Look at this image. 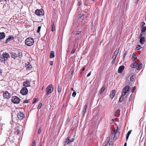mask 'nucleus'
Wrapping results in <instances>:
<instances>
[{
    "mask_svg": "<svg viewBox=\"0 0 146 146\" xmlns=\"http://www.w3.org/2000/svg\"><path fill=\"white\" fill-rule=\"evenodd\" d=\"M9 57L10 56L8 53L4 52L0 56V61L2 62H5Z\"/></svg>",
    "mask_w": 146,
    "mask_h": 146,
    "instance_id": "nucleus-1",
    "label": "nucleus"
},
{
    "mask_svg": "<svg viewBox=\"0 0 146 146\" xmlns=\"http://www.w3.org/2000/svg\"><path fill=\"white\" fill-rule=\"evenodd\" d=\"M34 43L33 39L31 37H28L25 40L26 44L28 46H30L32 45Z\"/></svg>",
    "mask_w": 146,
    "mask_h": 146,
    "instance_id": "nucleus-2",
    "label": "nucleus"
},
{
    "mask_svg": "<svg viewBox=\"0 0 146 146\" xmlns=\"http://www.w3.org/2000/svg\"><path fill=\"white\" fill-rule=\"evenodd\" d=\"M20 101V99L17 96H13L12 98L11 101L15 104H18Z\"/></svg>",
    "mask_w": 146,
    "mask_h": 146,
    "instance_id": "nucleus-3",
    "label": "nucleus"
},
{
    "mask_svg": "<svg viewBox=\"0 0 146 146\" xmlns=\"http://www.w3.org/2000/svg\"><path fill=\"white\" fill-rule=\"evenodd\" d=\"M47 93L48 94L51 93L53 90L52 85H49L46 88Z\"/></svg>",
    "mask_w": 146,
    "mask_h": 146,
    "instance_id": "nucleus-4",
    "label": "nucleus"
},
{
    "mask_svg": "<svg viewBox=\"0 0 146 146\" xmlns=\"http://www.w3.org/2000/svg\"><path fill=\"white\" fill-rule=\"evenodd\" d=\"M130 87L129 86H125L123 89L122 94L123 95H125L127 93L129 92L130 90Z\"/></svg>",
    "mask_w": 146,
    "mask_h": 146,
    "instance_id": "nucleus-5",
    "label": "nucleus"
},
{
    "mask_svg": "<svg viewBox=\"0 0 146 146\" xmlns=\"http://www.w3.org/2000/svg\"><path fill=\"white\" fill-rule=\"evenodd\" d=\"M74 141V139H72L71 140L70 139V137H68L67 139L65 140L64 141V146H65L67 145L68 143H71Z\"/></svg>",
    "mask_w": 146,
    "mask_h": 146,
    "instance_id": "nucleus-6",
    "label": "nucleus"
},
{
    "mask_svg": "<svg viewBox=\"0 0 146 146\" xmlns=\"http://www.w3.org/2000/svg\"><path fill=\"white\" fill-rule=\"evenodd\" d=\"M28 92V90L26 87H24L21 89L20 93L23 95H26Z\"/></svg>",
    "mask_w": 146,
    "mask_h": 146,
    "instance_id": "nucleus-7",
    "label": "nucleus"
},
{
    "mask_svg": "<svg viewBox=\"0 0 146 146\" xmlns=\"http://www.w3.org/2000/svg\"><path fill=\"white\" fill-rule=\"evenodd\" d=\"M43 10L42 9H37L35 11V14L37 16H40L43 15Z\"/></svg>",
    "mask_w": 146,
    "mask_h": 146,
    "instance_id": "nucleus-8",
    "label": "nucleus"
},
{
    "mask_svg": "<svg viewBox=\"0 0 146 146\" xmlns=\"http://www.w3.org/2000/svg\"><path fill=\"white\" fill-rule=\"evenodd\" d=\"M24 115L23 113L21 112L18 113L17 114V117L18 118L20 119H22L24 117Z\"/></svg>",
    "mask_w": 146,
    "mask_h": 146,
    "instance_id": "nucleus-9",
    "label": "nucleus"
},
{
    "mask_svg": "<svg viewBox=\"0 0 146 146\" xmlns=\"http://www.w3.org/2000/svg\"><path fill=\"white\" fill-rule=\"evenodd\" d=\"M11 96V94L7 92H6L3 94V97L4 98L9 99Z\"/></svg>",
    "mask_w": 146,
    "mask_h": 146,
    "instance_id": "nucleus-10",
    "label": "nucleus"
},
{
    "mask_svg": "<svg viewBox=\"0 0 146 146\" xmlns=\"http://www.w3.org/2000/svg\"><path fill=\"white\" fill-rule=\"evenodd\" d=\"M23 86L26 87H27L30 86V83L27 80L24 82L23 83Z\"/></svg>",
    "mask_w": 146,
    "mask_h": 146,
    "instance_id": "nucleus-11",
    "label": "nucleus"
},
{
    "mask_svg": "<svg viewBox=\"0 0 146 146\" xmlns=\"http://www.w3.org/2000/svg\"><path fill=\"white\" fill-rule=\"evenodd\" d=\"M116 92L115 90H113L111 92L110 94V97L111 99H112L115 95Z\"/></svg>",
    "mask_w": 146,
    "mask_h": 146,
    "instance_id": "nucleus-12",
    "label": "nucleus"
},
{
    "mask_svg": "<svg viewBox=\"0 0 146 146\" xmlns=\"http://www.w3.org/2000/svg\"><path fill=\"white\" fill-rule=\"evenodd\" d=\"M127 97V96L126 95H123L122 94V96L120 97L119 100V102H121L124 101L125 100V98Z\"/></svg>",
    "mask_w": 146,
    "mask_h": 146,
    "instance_id": "nucleus-13",
    "label": "nucleus"
},
{
    "mask_svg": "<svg viewBox=\"0 0 146 146\" xmlns=\"http://www.w3.org/2000/svg\"><path fill=\"white\" fill-rule=\"evenodd\" d=\"M124 67L123 66H120L119 68L118 69V72L119 73H121L123 70L124 69Z\"/></svg>",
    "mask_w": 146,
    "mask_h": 146,
    "instance_id": "nucleus-14",
    "label": "nucleus"
},
{
    "mask_svg": "<svg viewBox=\"0 0 146 146\" xmlns=\"http://www.w3.org/2000/svg\"><path fill=\"white\" fill-rule=\"evenodd\" d=\"M136 69L137 70H139L141 69L142 67V64L141 63H138L137 65Z\"/></svg>",
    "mask_w": 146,
    "mask_h": 146,
    "instance_id": "nucleus-15",
    "label": "nucleus"
},
{
    "mask_svg": "<svg viewBox=\"0 0 146 146\" xmlns=\"http://www.w3.org/2000/svg\"><path fill=\"white\" fill-rule=\"evenodd\" d=\"M140 39L139 42L140 43L142 44H143L145 42V38L144 37H141V38H139Z\"/></svg>",
    "mask_w": 146,
    "mask_h": 146,
    "instance_id": "nucleus-16",
    "label": "nucleus"
},
{
    "mask_svg": "<svg viewBox=\"0 0 146 146\" xmlns=\"http://www.w3.org/2000/svg\"><path fill=\"white\" fill-rule=\"evenodd\" d=\"M141 32L140 33V36H142L143 35L145 34V28H141Z\"/></svg>",
    "mask_w": 146,
    "mask_h": 146,
    "instance_id": "nucleus-17",
    "label": "nucleus"
},
{
    "mask_svg": "<svg viewBox=\"0 0 146 146\" xmlns=\"http://www.w3.org/2000/svg\"><path fill=\"white\" fill-rule=\"evenodd\" d=\"M11 57L15 59L17 58V54H16L15 53L13 52L11 53Z\"/></svg>",
    "mask_w": 146,
    "mask_h": 146,
    "instance_id": "nucleus-18",
    "label": "nucleus"
},
{
    "mask_svg": "<svg viewBox=\"0 0 146 146\" xmlns=\"http://www.w3.org/2000/svg\"><path fill=\"white\" fill-rule=\"evenodd\" d=\"M105 89V88L103 86L101 88V90L99 91V95H101V94L103 92Z\"/></svg>",
    "mask_w": 146,
    "mask_h": 146,
    "instance_id": "nucleus-19",
    "label": "nucleus"
},
{
    "mask_svg": "<svg viewBox=\"0 0 146 146\" xmlns=\"http://www.w3.org/2000/svg\"><path fill=\"white\" fill-rule=\"evenodd\" d=\"M119 132H116V131L115 132V135L114 136V137H115V140L119 136ZM114 139H115V138L114 137Z\"/></svg>",
    "mask_w": 146,
    "mask_h": 146,
    "instance_id": "nucleus-20",
    "label": "nucleus"
},
{
    "mask_svg": "<svg viewBox=\"0 0 146 146\" xmlns=\"http://www.w3.org/2000/svg\"><path fill=\"white\" fill-rule=\"evenodd\" d=\"M87 108V105H85L84 106L83 110L82 111V113L83 114H84L86 112V110Z\"/></svg>",
    "mask_w": 146,
    "mask_h": 146,
    "instance_id": "nucleus-21",
    "label": "nucleus"
},
{
    "mask_svg": "<svg viewBox=\"0 0 146 146\" xmlns=\"http://www.w3.org/2000/svg\"><path fill=\"white\" fill-rule=\"evenodd\" d=\"M17 56L19 58H21L22 56V53L20 51H19L18 53L17 54Z\"/></svg>",
    "mask_w": 146,
    "mask_h": 146,
    "instance_id": "nucleus-22",
    "label": "nucleus"
},
{
    "mask_svg": "<svg viewBox=\"0 0 146 146\" xmlns=\"http://www.w3.org/2000/svg\"><path fill=\"white\" fill-rule=\"evenodd\" d=\"M54 56V52L51 51L50 52V58H53Z\"/></svg>",
    "mask_w": 146,
    "mask_h": 146,
    "instance_id": "nucleus-23",
    "label": "nucleus"
},
{
    "mask_svg": "<svg viewBox=\"0 0 146 146\" xmlns=\"http://www.w3.org/2000/svg\"><path fill=\"white\" fill-rule=\"evenodd\" d=\"M119 52V49L117 48L116 49L114 54V55L117 56Z\"/></svg>",
    "mask_w": 146,
    "mask_h": 146,
    "instance_id": "nucleus-24",
    "label": "nucleus"
},
{
    "mask_svg": "<svg viewBox=\"0 0 146 146\" xmlns=\"http://www.w3.org/2000/svg\"><path fill=\"white\" fill-rule=\"evenodd\" d=\"M137 64H135V62H133L130 66L131 68H136Z\"/></svg>",
    "mask_w": 146,
    "mask_h": 146,
    "instance_id": "nucleus-25",
    "label": "nucleus"
},
{
    "mask_svg": "<svg viewBox=\"0 0 146 146\" xmlns=\"http://www.w3.org/2000/svg\"><path fill=\"white\" fill-rule=\"evenodd\" d=\"M26 66V67L27 69L28 70H30L32 68V66L29 64H27Z\"/></svg>",
    "mask_w": 146,
    "mask_h": 146,
    "instance_id": "nucleus-26",
    "label": "nucleus"
},
{
    "mask_svg": "<svg viewBox=\"0 0 146 146\" xmlns=\"http://www.w3.org/2000/svg\"><path fill=\"white\" fill-rule=\"evenodd\" d=\"M131 131H132V130H131L129 131L128 132V133H127V136L126 137V139L127 140L128 139L129 135L131 133Z\"/></svg>",
    "mask_w": 146,
    "mask_h": 146,
    "instance_id": "nucleus-27",
    "label": "nucleus"
},
{
    "mask_svg": "<svg viewBox=\"0 0 146 146\" xmlns=\"http://www.w3.org/2000/svg\"><path fill=\"white\" fill-rule=\"evenodd\" d=\"M110 137H108L107 138V139H106V141L105 142V144L106 145H107L109 142V141L110 140Z\"/></svg>",
    "mask_w": 146,
    "mask_h": 146,
    "instance_id": "nucleus-28",
    "label": "nucleus"
},
{
    "mask_svg": "<svg viewBox=\"0 0 146 146\" xmlns=\"http://www.w3.org/2000/svg\"><path fill=\"white\" fill-rule=\"evenodd\" d=\"M60 85H59L58 87V92H60L61 91V87Z\"/></svg>",
    "mask_w": 146,
    "mask_h": 146,
    "instance_id": "nucleus-29",
    "label": "nucleus"
},
{
    "mask_svg": "<svg viewBox=\"0 0 146 146\" xmlns=\"http://www.w3.org/2000/svg\"><path fill=\"white\" fill-rule=\"evenodd\" d=\"M135 78V77L134 76V75L132 76L130 78V80L131 81H133L134 80V78Z\"/></svg>",
    "mask_w": 146,
    "mask_h": 146,
    "instance_id": "nucleus-30",
    "label": "nucleus"
},
{
    "mask_svg": "<svg viewBox=\"0 0 146 146\" xmlns=\"http://www.w3.org/2000/svg\"><path fill=\"white\" fill-rule=\"evenodd\" d=\"M141 48V46L139 45H138L136 47V50H138L140 49Z\"/></svg>",
    "mask_w": 146,
    "mask_h": 146,
    "instance_id": "nucleus-31",
    "label": "nucleus"
},
{
    "mask_svg": "<svg viewBox=\"0 0 146 146\" xmlns=\"http://www.w3.org/2000/svg\"><path fill=\"white\" fill-rule=\"evenodd\" d=\"M14 38L13 37H9L6 40V42L7 43L11 39H13Z\"/></svg>",
    "mask_w": 146,
    "mask_h": 146,
    "instance_id": "nucleus-32",
    "label": "nucleus"
},
{
    "mask_svg": "<svg viewBox=\"0 0 146 146\" xmlns=\"http://www.w3.org/2000/svg\"><path fill=\"white\" fill-rule=\"evenodd\" d=\"M5 34L4 33H0V36H5Z\"/></svg>",
    "mask_w": 146,
    "mask_h": 146,
    "instance_id": "nucleus-33",
    "label": "nucleus"
},
{
    "mask_svg": "<svg viewBox=\"0 0 146 146\" xmlns=\"http://www.w3.org/2000/svg\"><path fill=\"white\" fill-rule=\"evenodd\" d=\"M36 145V142L35 140H34L32 143L31 146H35Z\"/></svg>",
    "mask_w": 146,
    "mask_h": 146,
    "instance_id": "nucleus-34",
    "label": "nucleus"
},
{
    "mask_svg": "<svg viewBox=\"0 0 146 146\" xmlns=\"http://www.w3.org/2000/svg\"><path fill=\"white\" fill-rule=\"evenodd\" d=\"M41 27L40 26H39L38 27V29L37 30V33H39L40 31V30L41 29Z\"/></svg>",
    "mask_w": 146,
    "mask_h": 146,
    "instance_id": "nucleus-35",
    "label": "nucleus"
},
{
    "mask_svg": "<svg viewBox=\"0 0 146 146\" xmlns=\"http://www.w3.org/2000/svg\"><path fill=\"white\" fill-rule=\"evenodd\" d=\"M127 54V51L125 52L124 53V55H123V60H124V59L125 58V56Z\"/></svg>",
    "mask_w": 146,
    "mask_h": 146,
    "instance_id": "nucleus-36",
    "label": "nucleus"
},
{
    "mask_svg": "<svg viewBox=\"0 0 146 146\" xmlns=\"http://www.w3.org/2000/svg\"><path fill=\"white\" fill-rule=\"evenodd\" d=\"M76 92L74 91V92L72 93V96L73 97H75L76 96Z\"/></svg>",
    "mask_w": 146,
    "mask_h": 146,
    "instance_id": "nucleus-37",
    "label": "nucleus"
},
{
    "mask_svg": "<svg viewBox=\"0 0 146 146\" xmlns=\"http://www.w3.org/2000/svg\"><path fill=\"white\" fill-rule=\"evenodd\" d=\"M42 106V103H40L38 106V108L39 109H40L41 108Z\"/></svg>",
    "mask_w": 146,
    "mask_h": 146,
    "instance_id": "nucleus-38",
    "label": "nucleus"
},
{
    "mask_svg": "<svg viewBox=\"0 0 146 146\" xmlns=\"http://www.w3.org/2000/svg\"><path fill=\"white\" fill-rule=\"evenodd\" d=\"M145 25V23H142L141 24V28H144V26Z\"/></svg>",
    "mask_w": 146,
    "mask_h": 146,
    "instance_id": "nucleus-39",
    "label": "nucleus"
},
{
    "mask_svg": "<svg viewBox=\"0 0 146 146\" xmlns=\"http://www.w3.org/2000/svg\"><path fill=\"white\" fill-rule=\"evenodd\" d=\"M82 2L81 1H80L77 4V5L78 6H80L81 4H82Z\"/></svg>",
    "mask_w": 146,
    "mask_h": 146,
    "instance_id": "nucleus-40",
    "label": "nucleus"
},
{
    "mask_svg": "<svg viewBox=\"0 0 146 146\" xmlns=\"http://www.w3.org/2000/svg\"><path fill=\"white\" fill-rule=\"evenodd\" d=\"M117 56H115V55H113V58L114 60H115V59L116 58Z\"/></svg>",
    "mask_w": 146,
    "mask_h": 146,
    "instance_id": "nucleus-41",
    "label": "nucleus"
},
{
    "mask_svg": "<svg viewBox=\"0 0 146 146\" xmlns=\"http://www.w3.org/2000/svg\"><path fill=\"white\" fill-rule=\"evenodd\" d=\"M49 64H50V65L51 66H52L53 65V61H50L49 62Z\"/></svg>",
    "mask_w": 146,
    "mask_h": 146,
    "instance_id": "nucleus-42",
    "label": "nucleus"
},
{
    "mask_svg": "<svg viewBox=\"0 0 146 146\" xmlns=\"http://www.w3.org/2000/svg\"><path fill=\"white\" fill-rule=\"evenodd\" d=\"M136 89V88H135V86H134V87H133V88H132V93H133L134 91Z\"/></svg>",
    "mask_w": 146,
    "mask_h": 146,
    "instance_id": "nucleus-43",
    "label": "nucleus"
},
{
    "mask_svg": "<svg viewBox=\"0 0 146 146\" xmlns=\"http://www.w3.org/2000/svg\"><path fill=\"white\" fill-rule=\"evenodd\" d=\"M81 31H78L76 33V34L77 35H79L81 33Z\"/></svg>",
    "mask_w": 146,
    "mask_h": 146,
    "instance_id": "nucleus-44",
    "label": "nucleus"
},
{
    "mask_svg": "<svg viewBox=\"0 0 146 146\" xmlns=\"http://www.w3.org/2000/svg\"><path fill=\"white\" fill-rule=\"evenodd\" d=\"M28 100H25L23 102V103H27L28 102Z\"/></svg>",
    "mask_w": 146,
    "mask_h": 146,
    "instance_id": "nucleus-45",
    "label": "nucleus"
},
{
    "mask_svg": "<svg viewBox=\"0 0 146 146\" xmlns=\"http://www.w3.org/2000/svg\"><path fill=\"white\" fill-rule=\"evenodd\" d=\"M41 131L40 129V128L38 131V134H40Z\"/></svg>",
    "mask_w": 146,
    "mask_h": 146,
    "instance_id": "nucleus-46",
    "label": "nucleus"
},
{
    "mask_svg": "<svg viewBox=\"0 0 146 146\" xmlns=\"http://www.w3.org/2000/svg\"><path fill=\"white\" fill-rule=\"evenodd\" d=\"M38 100L36 99H35L34 101L33 102V103H35Z\"/></svg>",
    "mask_w": 146,
    "mask_h": 146,
    "instance_id": "nucleus-47",
    "label": "nucleus"
},
{
    "mask_svg": "<svg viewBox=\"0 0 146 146\" xmlns=\"http://www.w3.org/2000/svg\"><path fill=\"white\" fill-rule=\"evenodd\" d=\"M75 51V50L74 49H73L72 50V51H71V53L73 54L74 53V52Z\"/></svg>",
    "mask_w": 146,
    "mask_h": 146,
    "instance_id": "nucleus-48",
    "label": "nucleus"
},
{
    "mask_svg": "<svg viewBox=\"0 0 146 146\" xmlns=\"http://www.w3.org/2000/svg\"><path fill=\"white\" fill-rule=\"evenodd\" d=\"M91 72H90L87 75V77H88L89 76H90V75H91Z\"/></svg>",
    "mask_w": 146,
    "mask_h": 146,
    "instance_id": "nucleus-49",
    "label": "nucleus"
},
{
    "mask_svg": "<svg viewBox=\"0 0 146 146\" xmlns=\"http://www.w3.org/2000/svg\"><path fill=\"white\" fill-rule=\"evenodd\" d=\"M135 56H136L135 54L134 53L133 54L132 58H135Z\"/></svg>",
    "mask_w": 146,
    "mask_h": 146,
    "instance_id": "nucleus-50",
    "label": "nucleus"
},
{
    "mask_svg": "<svg viewBox=\"0 0 146 146\" xmlns=\"http://www.w3.org/2000/svg\"><path fill=\"white\" fill-rule=\"evenodd\" d=\"M115 62V60H114L113 59V60H112V63L113 64H114V63Z\"/></svg>",
    "mask_w": 146,
    "mask_h": 146,
    "instance_id": "nucleus-51",
    "label": "nucleus"
},
{
    "mask_svg": "<svg viewBox=\"0 0 146 146\" xmlns=\"http://www.w3.org/2000/svg\"><path fill=\"white\" fill-rule=\"evenodd\" d=\"M79 17L81 18L82 17V15L81 14H80L79 15Z\"/></svg>",
    "mask_w": 146,
    "mask_h": 146,
    "instance_id": "nucleus-52",
    "label": "nucleus"
},
{
    "mask_svg": "<svg viewBox=\"0 0 146 146\" xmlns=\"http://www.w3.org/2000/svg\"><path fill=\"white\" fill-rule=\"evenodd\" d=\"M135 58H132V59L133 60V61H134V60H135Z\"/></svg>",
    "mask_w": 146,
    "mask_h": 146,
    "instance_id": "nucleus-53",
    "label": "nucleus"
},
{
    "mask_svg": "<svg viewBox=\"0 0 146 146\" xmlns=\"http://www.w3.org/2000/svg\"><path fill=\"white\" fill-rule=\"evenodd\" d=\"M5 37H0V39H2L3 38H4Z\"/></svg>",
    "mask_w": 146,
    "mask_h": 146,
    "instance_id": "nucleus-54",
    "label": "nucleus"
},
{
    "mask_svg": "<svg viewBox=\"0 0 146 146\" xmlns=\"http://www.w3.org/2000/svg\"><path fill=\"white\" fill-rule=\"evenodd\" d=\"M124 146H127V143H125Z\"/></svg>",
    "mask_w": 146,
    "mask_h": 146,
    "instance_id": "nucleus-55",
    "label": "nucleus"
},
{
    "mask_svg": "<svg viewBox=\"0 0 146 146\" xmlns=\"http://www.w3.org/2000/svg\"><path fill=\"white\" fill-rule=\"evenodd\" d=\"M2 73V70L0 69V74Z\"/></svg>",
    "mask_w": 146,
    "mask_h": 146,
    "instance_id": "nucleus-56",
    "label": "nucleus"
},
{
    "mask_svg": "<svg viewBox=\"0 0 146 146\" xmlns=\"http://www.w3.org/2000/svg\"><path fill=\"white\" fill-rule=\"evenodd\" d=\"M84 70H85V68H83L82 69V71H83Z\"/></svg>",
    "mask_w": 146,
    "mask_h": 146,
    "instance_id": "nucleus-57",
    "label": "nucleus"
},
{
    "mask_svg": "<svg viewBox=\"0 0 146 146\" xmlns=\"http://www.w3.org/2000/svg\"><path fill=\"white\" fill-rule=\"evenodd\" d=\"M139 0H135V2H137Z\"/></svg>",
    "mask_w": 146,
    "mask_h": 146,
    "instance_id": "nucleus-58",
    "label": "nucleus"
},
{
    "mask_svg": "<svg viewBox=\"0 0 146 146\" xmlns=\"http://www.w3.org/2000/svg\"><path fill=\"white\" fill-rule=\"evenodd\" d=\"M71 90H73L74 91V90L72 88H71Z\"/></svg>",
    "mask_w": 146,
    "mask_h": 146,
    "instance_id": "nucleus-59",
    "label": "nucleus"
},
{
    "mask_svg": "<svg viewBox=\"0 0 146 146\" xmlns=\"http://www.w3.org/2000/svg\"><path fill=\"white\" fill-rule=\"evenodd\" d=\"M53 27H52V31H54V30H53Z\"/></svg>",
    "mask_w": 146,
    "mask_h": 146,
    "instance_id": "nucleus-60",
    "label": "nucleus"
},
{
    "mask_svg": "<svg viewBox=\"0 0 146 146\" xmlns=\"http://www.w3.org/2000/svg\"><path fill=\"white\" fill-rule=\"evenodd\" d=\"M72 75L73 74V72H72Z\"/></svg>",
    "mask_w": 146,
    "mask_h": 146,
    "instance_id": "nucleus-61",
    "label": "nucleus"
},
{
    "mask_svg": "<svg viewBox=\"0 0 146 146\" xmlns=\"http://www.w3.org/2000/svg\"><path fill=\"white\" fill-rule=\"evenodd\" d=\"M113 133H112V134H111V135H113Z\"/></svg>",
    "mask_w": 146,
    "mask_h": 146,
    "instance_id": "nucleus-62",
    "label": "nucleus"
},
{
    "mask_svg": "<svg viewBox=\"0 0 146 146\" xmlns=\"http://www.w3.org/2000/svg\"><path fill=\"white\" fill-rule=\"evenodd\" d=\"M52 24L53 25H54V23H53L52 24Z\"/></svg>",
    "mask_w": 146,
    "mask_h": 146,
    "instance_id": "nucleus-63",
    "label": "nucleus"
},
{
    "mask_svg": "<svg viewBox=\"0 0 146 146\" xmlns=\"http://www.w3.org/2000/svg\"><path fill=\"white\" fill-rule=\"evenodd\" d=\"M107 145H106V144L104 146H106Z\"/></svg>",
    "mask_w": 146,
    "mask_h": 146,
    "instance_id": "nucleus-64",
    "label": "nucleus"
}]
</instances>
